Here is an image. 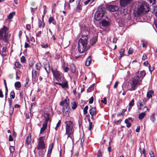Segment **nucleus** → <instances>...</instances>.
<instances>
[{
  "label": "nucleus",
  "instance_id": "1",
  "mask_svg": "<svg viewBox=\"0 0 157 157\" xmlns=\"http://www.w3.org/2000/svg\"><path fill=\"white\" fill-rule=\"evenodd\" d=\"M88 36H82L78 41V51L80 53H84L87 50Z\"/></svg>",
  "mask_w": 157,
  "mask_h": 157
},
{
  "label": "nucleus",
  "instance_id": "2",
  "mask_svg": "<svg viewBox=\"0 0 157 157\" xmlns=\"http://www.w3.org/2000/svg\"><path fill=\"white\" fill-rule=\"evenodd\" d=\"M149 5L146 2L143 1H140L139 2L138 6L137 11V14L139 15L144 14L149 11Z\"/></svg>",
  "mask_w": 157,
  "mask_h": 157
},
{
  "label": "nucleus",
  "instance_id": "3",
  "mask_svg": "<svg viewBox=\"0 0 157 157\" xmlns=\"http://www.w3.org/2000/svg\"><path fill=\"white\" fill-rule=\"evenodd\" d=\"M8 30L7 27L5 26L0 30V43L6 42L9 36Z\"/></svg>",
  "mask_w": 157,
  "mask_h": 157
},
{
  "label": "nucleus",
  "instance_id": "4",
  "mask_svg": "<svg viewBox=\"0 0 157 157\" xmlns=\"http://www.w3.org/2000/svg\"><path fill=\"white\" fill-rule=\"evenodd\" d=\"M66 124V133L68 136L67 137H71L74 133L73 124L71 121H66L65 122Z\"/></svg>",
  "mask_w": 157,
  "mask_h": 157
},
{
  "label": "nucleus",
  "instance_id": "5",
  "mask_svg": "<svg viewBox=\"0 0 157 157\" xmlns=\"http://www.w3.org/2000/svg\"><path fill=\"white\" fill-rule=\"evenodd\" d=\"M105 11V9L104 8L101 6L98 7V11L95 13L94 14L95 20L98 21L100 20L104 16Z\"/></svg>",
  "mask_w": 157,
  "mask_h": 157
},
{
  "label": "nucleus",
  "instance_id": "6",
  "mask_svg": "<svg viewBox=\"0 0 157 157\" xmlns=\"http://www.w3.org/2000/svg\"><path fill=\"white\" fill-rule=\"evenodd\" d=\"M141 81V80H140L139 76H136L132 78L131 83V86L130 90H135L137 87V85L139 84H140V82Z\"/></svg>",
  "mask_w": 157,
  "mask_h": 157
},
{
  "label": "nucleus",
  "instance_id": "7",
  "mask_svg": "<svg viewBox=\"0 0 157 157\" xmlns=\"http://www.w3.org/2000/svg\"><path fill=\"white\" fill-rule=\"evenodd\" d=\"M44 137H40L39 139V142L37 146V149L38 150H43L45 148V145L44 139Z\"/></svg>",
  "mask_w": 157,
  "mask_h": 157
},
{
  "label": "nucleus",
  "instance_id": "8",
  "mask_svg": "<svg viewBox=\"0 0 157 157\" xmlns=\"http://www.w3.org/2000/svg\"><path fill=\"white\" fill-rule=\"evenodd\" d=\"M107 8L108 10L111 12L116 11L119 9V8L118 6L111 5H107Z\"/></svg>",
  "mask_w": 157,
  "mask_h": 157
},
{
  "label": "nucleus",
  "instance_id": "9",
  "mask_svg": "<svg viewBox=\"0 0 157 157\" xmlns=\"http://www.w3.org/2000/svg\"><path fill=\"white\" fill-rule=\"evenodd\" d=\"M69 99L66 98L63 101L60 102L59 104L61 106H64L66 108H68L69 107Z\"/></svg>",
  "mask_w": 157,
  "mask_h": 157
},
{
  "label": "nucleus",
  "instance_id": "10",
  "mask_svg": "<svg viewBox=\"0 0 157 157\" xmlns=\"http://www.w3.org/2000/svg\"><path fill=\"white\" fill-rule=\"evenodd\" d=\"M132 0H120L121 6L123 7H126L130 4Z\"/></svg>",
  "mask_w": 157,
  "mask_h": 157
},
{
  "label": "nucleus",
  "instance_id": "11",
  "mask_svg": "<svg viewBox=\"0 0 157 157\" xmlns=\"http://www.w3.org/2000/svg\"><path fill=\"white\" fill-rule=\"evenodd\" d=\"M31 136L30 134H29L26 139V145L27 147L30 148L31 147L30 142L31 141Z\"/></svg>",
  "mask_w": 157,
  "mask_h": 157
},
{
  "label": "nucleus",
  "instance_id": "12",
  "mask_svg": "<svg viewBox=\"0 0 157 157\" xmlns=\"http://www.w3.org/2000/svg\"><path fill=\"white\" fill-rule=\"evenodd\" d=\"M56 84L61 86L63 88H68V83L67 81H65L62 82H56Z\"/></svg>",
  "mask_w": 157,
  "mask_h": 157
},
{
  "label": "nucleus",
  "instance_id": "13",
  "mask_svg": "<svg viewBox=\"0 0 157 157\" xmlns=\"http://www.w3.org/2000/svg\"><path fill=\"white\" fill-rule=\"evenodd\" d=\"M132 122V120L131 118H129L125 120V123L126 124V126L128 128L130 127L131 126Z\"/></svg>",
  "mask_w": 157,
  "mask_h": 157
},
{
  "label": "nucleus",
  "instance_id": "14",
  "mask_svg": "<svg viewBox=\"0 0 157 157\" xmlns=\"http://www.w3.org/2000/svg\"><path fill=\"white\" fill-rule=\"evenodd\" d=\"M63 114L64 116L67 117L69 114V109H63Z\"/></svg>",
  "mask_w": 157,
  "mask_h": 157
},
{
  "label": "nucleus",
  "instance_id": "15",
  "mask_svg": "<svg viewBox=\"0 0 157 157\" xmlns=\"http://www.w3.org/2000/svg\"><path fill=\"white\" fill-rule=\"evenodd\" d=\"M53 146H54V144L53 143H52L49 146L48 150V156H50V154L52 153V149L53 147Z\"/></svg>",
  "mask_w": 157,
  "mask_h": 157
},
{
  "label": "nucleus",
  "instance_id": "16",
  "mask_svg": "<svg viewBox=\"0 0 157 157\" xmlns=\"http://www.w3.org/2000/svg\"><path fill=\"white\" fill-rule=\"evenodd\" d=\"M80 2L81 0H77L76 2L77 4V9L78 10H82V4H80Z\"/></svg>",
  "mask_w": 157,
  "mask_h": 157
},
{
  "label": "nucleus",
  "instance_id": "17",
  "mask_svg": "<svg viewBox=\"0 0 157 157\" xmlns=\"http://www.w3.org/2000/svg\"><path fill=\"white\" fill-rule=\"evenodd\" d=\"M145 105V103L144 100L143 99H140L138 102V105L141 107L144 106Z\"/></svg>",
  "mask_w": 157,
  "mask_h": 157
},
{
  "label": "nucleus",
  "instance_id": "18",
  "mask_svg": "<svg viewBox=\"0 0 157 157\" xmlns=\"http://www.w3.org/2000/svg\"><path fill=\"white\" fill-rule=\"evenodd\" d=\"M53 75L56 78L60 76L59 72L57 70H54L52 71Z\"/></svg>",
  "mask_w": 157,
  "mask_h": 157
},
{
  "label": "nucleus",
  "instance_id": "19",
  "mask_svg": "<svg viewBox=\"0 0 157 157\" xmlns=\"http://www.w3.org/2000/svg\"><path fill=\"white\" fill-rule=\"evenodd\" d=\"M91 60V58L90 57H89L85 61V65L86 66H89L90 64Z\"/></svg>",
  "mask_w": 157,
  "mask_h": 157
},
{
  "label": "nucleus",
  "instance_id": "20",
  "mask_svg": "<svg viewBox=\"0 0 157 157\" xmlns=\"http://www.w3.org/2000/svg\"><path fill=\"white\" fill-rule=\"evenodd\" d=\"M101 23L102 26L105 27L109 25V22L106 20H103L101 21Z\"/></svg>",
  "mask_w": 157,
  "mask_h": 157
},
{
  "label": "nucleus",
  "instance_id": "21",
  "mask_svg": "<svg viewBox=\"0 0 157 157\" xmlns=\"http://www.w3.org/2000/svg\"><path fill=\"white\" fill-rule=\"evenodd\" d=\"M97 41V39L96 38H93L90 40V44L91 45H93L95 44Z\"/></svg>",
  "mask_w": 157,
  "mask_h": 157
},
{
  "label": "nucleus",
  "instance_id": "22",
  "mask_svg": "<svg viewBox=\"0 0 157 157\" xmlns=\"http://www.w3.org/2000/svg\"><path fill=\"white\" fill-rule=\"evenodd\" d=\"M48 21L49 24H51V23H52L53 24L55 25L56 23L54 18L52 17H50L49 18Z\"/></svg>",
  "mask_w": 157,
  "mask_h": 157
},
{
  "label": "nucleus",
  "instance_id": "23",
  "mask_svg": "<svg viewBox=\"0 0 157 157\" xmlns=\"http://www.w3.org/2000/svg\"><path fill=\"white\" fill-rule=\"evenodd\" d=\"M90 114L93 117V116L96 114L95 109H90L89 110Z\"/></svg>",
  "mask_w": 157,
  "mask_h": 157
},
{
  "label": "nucleus",
  "instance_id": "24",
  "mask_svg": "<svg viewBox=\"0 0 157 157\" xmlns=\"http://www.w3.org/2000/svg\"><path fill=\"white\" fill-rule=\"evenodd\" d=\"M154 91L151 90L148 92L147 94V96L148 98H152V95Z\"/></svg>",
  "mask_w": 157,
  "mask_h": 157
},
{
  "label": "nucleus",
  "instance_id": "25",
  "mask_svg": "<svg viewBox=\"0 0 157 157\" xmlns=\"http://www.w3.org/2000/svg\"><path fill=\"white\" fill-rule=\"evenodd\" d=\"M145 112H142L139 114L138 118L140 120L142 119L145 117Z\"/></svg>",
  "mask_w": 157,
  "mask_h": 157
},
{
  "label": "nucleus",
  "instance_id": "26",
  "mask_svg": "<svg viewBox=\"0 0 157 157\" xmlns=\"http://www.w3.org/2000/svg\"><path fill=\"white\" fill-rule=\"evenodd\" d=\"M49 114L48 113H45L44 117L45 118V121H48L49 120Z\"/></svg>",
  "mask_w": 157,
  "mask_h": 157
},
{
  "label": "nucleus",
  "instance_id": "27",
  "mask_svg": "<svg viewBox=\"0 0 157 157\" xmlns=\"http://www.w3.org/2000/svg\"><path fill=\"white\" fill-rule=\"evenodd\" d=\"M44 67L45 69L47 70V69L49 70L50 69V64L48 62L45 63L44 64Z\"/></svg>",
  "mask_w": 157,
  "mask_h": 157
},
{
  "label": "nucleus",
  "instance_id": "28",
  "mask_svg": "<svg viewBox=\"0 0 157 157\" xmlns=\"http://www.w3.org/2000/svg\"><path fill=\"white\" fill-rule=\"evenodd\" d=\"M14 86L15 87L20 88L21 87V83L20 82H16L14 83Z\"/></svg>",
  "mask_w": 157,
  "mask_h": 157
},
{
  "label": "nucleus",
  "instance_id": "29",
  "mask_svg": "<svg viewBox=\"0 0 157 157\" xmlns=\"http://www.w3.org/2000/svg\"><path fill=\"white\" fill-rule=\"evenodd\" d=\"M88 121L89 122V126L88 128L90 130H91L93 127V123L90 121V119H88Z\"/></svg>",
  "mask_w": 157,
  "mask_h": 157
},
{
  "label": "nucleus",
  "instance_id": "30",
  "mask_svg": "<svg viewBox=\"0 0 157 157\" xmlns=\"http://www.w3.org/2000/svg\"><path fill=\"white\" fill-rule=\"evenodd\" d=\"M2 55L5 56L6 54V47H3L2 50Z\"/></svg>",
  "mask_w": 157,
  "mask_h": 157
},
{
  "label": "nucleus",
  "instance_id": "31",
  "mask_svg": "<svg viewBox=\"0 0 157 157\" xmlns=\"http://www.w3.org/2000/svg\"><path fill=\"white\" fill-rule=\"evenodd\" d=\"M44 23L43 21H41L40 19L39 20V26L40 28L41 27H44Z\"/></svg>",
  "mask_w": 157,
  "mask_h": 157
},
{
  "label": "nucleus",
  "instance_id": "32",
  "mask_svg": "<svg viewBox=\"0 0 157 157\" xmlns=\"http://www.w3.org/2000/svg\"><path fill=\"white\" fill-rule=\"evenodd\" d=\"M71 70L73 73H74L76 71V68L74 65H72L71 67Z\"/></svg>",
  "mask_w": 157,
  "mask_h": 157
},
{
  "label": "nucleus",
  "instance_id": "33",
  "mask_svg": "<svg viewBox=\"0 0 157 157\" xmlns=\"http://www.w3.org/2000/svg\"><path fill=\"white\" fill-rule=\"evenodd\" d=\"M145 75V72L144 71H141L140 73V75L138 76H139L140 78V77L142 78H144Z\"/></svg>",
  "mask_w": 157,
  "mask_h": 157
},
{
  "label": "nucleus",
  "instance_id": "34",
  "mask_svg": "<svg viewBox=\"0 0 157 157\" xmlns=\"http://www.w3.org/2000/svg\"><path fill=\"white\" fill-rule=\"evenodd\" d=\"M38 75V74L36 73V71H33L32 77L33 78H36Z\"/></svg>",
  "mask_w": 157,
  "mask_h": 157
},
{
  "label": "nucleus",
  "instance_id": "35",
  "mask_svg": "<svg viewBox=\"0 0 157 157\" xmlns=\"http://www.w3.org/2000/svg\"><path fill=\"white\" fill-rule=\"evenodd\" d=\"M155 113H153L150 117V119L153 123H154L155 120Z\"/></svg>",
  "mask_w": 157,
  "mask_h": 157
},
{
  "label": "nucleus",
  "instance_id": "36",
  "mask_svg": "<svg viewBox=\"0 0 157 157\" xmlns=\"http://www.w3.org/2000/svg\"><path fill=\"white\" fill-rule=\"evenodd\" d=\"M125 111L126 110L124 109L122 110V111L121 113H118L117 114V115L118 117L122 116L123 115V114H124V113L125 112Z\"/></svg>",
  "mask_w": 157,
  "mask_h": 157
},
{
  "label": "nucleus",
  "instance_id": "37",
  "mask_svg": "<svg viewBox=\"0 0 157 157\" xmlns=\"http://www.w3.org/2000/svg\"><path fill=\"white\" fill-rule=\"evenodd\" d=\"M35 67L36 69L39 70L41 68V64L39 63H37L35 65Z\"/></svg>",
  "mask_w": 157,
  "mask_h": 157
},
{
  "label": "nucleus",
  "instance_id": "38",
  "mask_svg": "<svg viewBox=\"0 0 157 157\" xmlns=\"http://www.w3.org/2000/svg\"><path fill=\"white\" fill-rule=\"evenodd\" d=\"M56 79L58 82H63V78H62L61 76H59L57 78H56Z\"/></svg>",
  "mask_w": 157,
  "mask_h": 157
},
{
  "label": "nucleus",
  "instance_id": "39",
  "mask_svg": "<svg viewBox=\"0 0 157 157\" xmlns=\"http://www.w3.org/2000/svg\"><path fill=\"white\" fill-rule=\"evenodd\" d=\"M9 150L11 154H13L14 151V148L13 146H10L9 147Z\"/></svg>",
  "mask_w": 157,
  "mask_h": 157
},
{
  "label": "nucleus",
  "instance_id": "40",
  "mask_svg": "<svg viewBox=\"0 0 157 157\" xmlns=\"http://www.w3.org/2000/svg\"><path fill=\"white\" fill-rule=\"evenodd\" d=\"M15 14V12H12L9 14V16H8V18L9 19H11L13 17Z\"/></svg>",
  "mask_w": 157,
  "mask_h": 157
},
{
  "label": "nucleus",
  "instance_id": "41",
  "mask_svg": "<svg viewBox=\"0 0 157 157\" xmlns=\"http://www.w3.org/2000/svg\"><path fill=\"white\" fill-rule=\"evenodd\" d=\"M10 97L11 98L14 99L15 98V93L13 91L10 92Z\"/></svg>",
  "mask_w": 157,
  "mask_h": 157
},
{
  "label": "nucleus",
  "instance_id": "42",
  "mask_svg": "<svg viewBox=\"0 0 157 157\" xmlns=\"http://www.w3.org/2000/svg\"><path fill=\"white\" fill-rule=\"evenodd\" d=\"M72 108H76L77 107V104L75 101L72 102L71 103Z\"/></svg>",
  "mask_w": 157,
  "mask_h": 157
},
{
  "label": "nucleus",
  "instance_id": "43",
  "mask_svg": "<svg viewBox=\"0 0 157 157\" xmlns=\"http://www.w3.org/2000/svg\"><path fill=\"white\" fill-rule=\"evenodd\" d=\"M15 65L16 67L19 68L21 67V65L18 62H16L15 63Z\"/></svg>",
  "mask_w": 157,
  "mask_h": 157
},
{
  "label": "nucleus",
  "instance_id": "44",
  "mask_svg": "<svg viewBox=\"0 0 157 157\" xmlns=\"http://www.w3.org/2000/svg\"><path fill=\"white\" fill-rule=\"evenodd\" d=\"M122 121L121 119H120L118 120H115L114 121V123L116 124H118L121 123V121Z\"/></svg>",
  "mask_w": 157,
  "mask_h": 157
},
{
  "label": "nucleus",
  "instance_id": "45",
  "mask_svg": "<svg viewBox=\"0 0 157 157\" xmlns=\"http://www.w3.org/2000/svg\"><path fill=\"white\" fill-rule=\"evenodd\" d=\"M124 48H122L121 49L120 51V53L121 56V57L122 56L124 55Z\"/></svg>",
  "mask_w": 157,
  "mask_h": 157
},
{
  "label": "nucleus",
  "instance_id": "46",
  "mask_svg": "<svg viewBox=\"0 0 157 157\" xmlns=\"http://www.w3.org/2000/svg\"><path fill=\"white\" fill-rule=\"evenodd\" d=\"M134 100L132 99L131 101L129 102V105L130 107H132L134 104Z\"/></svg>",
  "mask_w": 157,
  "mask_h": 157
},
{
  "label": "nucleus",
  "instance_id": "47",
  "mask_svg": "<svg viewBox=\"0 0 157 157\" xmlns=\"http://www.w3.org/2000/svg\"><path fill=\"white\" fill-rule=\"evenodd\" d=\"M41 46L42 48H46L48 47V45L47 44H44L43 43L41 44Z\"/></svg>",
  "mask_w": 157,
  "mask_h": 157
},
{
  "label": "nucleus",
  "instance_id": "48",
  "mask_svg": "<svg viewBox=\"0 0 157 157\" xmlns=\"http://www.w3.org/2000/svg\"><path fill=\"white\" fill-rule=\"evenodd\" d=\"M101 102L106 104L107 103L106 98L105 97L103 99L101 100Z\"/></svg>",
  "mask_w": 157,
  "mask_h": 157
},
{
  "label": "nucleus",
  "instance_id": "49",
  "mask_svg": "<svg viewBox=\"0 0 157 157\" xmlns=\"http://www.w3.org/2000/svg\"><path fill=\"white\" fill-rule=\"evenodd\" d=\"M133 52V49L132 48H130L129 49L128 53L129 54H132Z\"/></svg>",
  "mask_w": 157,
  "mask_h": 157
},
{
  "label": "nucleus",
  "instance_id": "50",
  "mask_svg": "<svg viewBox=\"0 0 157 157\" xmlns=\"http://www.w3.org/2000/svg\"><path fill=\"white\" fill-rule=\"evenodd\" d=\"M149 2L152 4V5L155 4L156 2V0H147Z\"/></svg>",
  "mask_w": 157,
  "mask_h": 157
},
{
  "label": "nucleus",
  "instance_id": "51",
  "mask_svg": "<svg viewBox=\"0 0 157 157\" xmlns=\"http://www.w3.org/2000/svg\"><path fill=\"white\" fill-rule=\"evenodd\" d=\"M84 140V134H83V136H82V138L81 139V145H82V144H83V142Z\"/></svg>",
  "mask_w": 157,
  "mask_h": 157
},
{
  "label": "nucleus",
  "instance_id": "52",
  "mask_svg": "<svg viewBox=\"0 0 157 157\" xmlns=\"http://www.w3.org/2000/svg\"><path fill=\"white\" fill-rule=\"evenodd\" d=\"M48 122V121H45V123H44L43 124V127H43L45 128H46L47 126V124H48V123H47Z\"/></svg>",
  "mask_w": 157,
  "mask_h": 157
},
{
  "label": "nucleus",
  "instance_id": "53",
  "mask_svg": "<svg viewBox=\"0 0 157 157\" xmlns=\"http://www.w3.org/2000/svg\"><path fill=\"white\" fill-rule=\"evenodd\" d=\"M154 13L155 16L157 18V7L154 8Z\"/></svg>",
  "mask_w": 157,
  "mask_h": 157
},
{
  "label": "nucleus",
  "instance_id": "54",
  "mask_svg": "<svg viewBox=\"0 0 157 157\" xmlns=\"http://www.w3.org/2000/svg\"><path fill=\"white\" fill-rule=\"evenodd\" d=\"M21 60L22 62L23 63L25 62V57L24 56H22L21 57Z\"/></svg>",
  "mask_w": 157,
  "mask_h": 157
},
{
  "label": "nucleus",
  "instance_id": "55",
  "mask_svg": "<svg viewBox=\"0 0 157 157\" xmlns=\"http://www.w3.org/2000/svg\"><path fill=\"white\" fill-rule=\"evenodd\" d=\"M149 153L151 157H154V154L152 151H149Z\"/></svg>",
  "mask_w": 157,
  "mask_h": 157
},
{
  "label": "nucleus",
  "instance_id": "56",
  "mask_svg": "<svg viewBox=\"0 0 157 157\" xmlns=\"http://www.w3.org/2000/svg\"><path fill=\"white\" fill-rule=\"evenodd\" d=\"M147 59V56L145 54H144L143 57H142V59L144 60H145Z\"/></svg>",
  "mask_w": 157,
  "mask_h": 157
},
{
  "label": "nucleus",
  "instance_id": "57",
  "mask_svg": "<svg viewBox=\"0 0 157 157\" xmlns=\"http://www.w3.org/2000/svg\"><path fill=\"white\" fill-rule=\"evenodd\" d=\"M149 71H150L151 73V72L153 71L154 69V68L153 67H151L150 65H149Z\"/></svg>",
  "mask_w": 157,
  "mask_h": 157
},
{
  "label": "nucleus",
  "instance_id": "58",
  "mask_svg": "<svg viewBox=\"0 0 157 157\" xmlns=\"http://www.w3.org/2000/svg\"><path fill=\"white\" fill-rule=\"evenodd\" d=\"M63 70L65 72H68V70H69V68H68L67 67H65L63 68Z\"/></svg>",
  "mask_w": 157,
  "mask_h": 157
},
{
  "label": "nucleus",
  "instance_id": "59",
  "mask_svg": "<svg viewBox=\"0 0 157 157\" xmlns=\"http://www.w3.org/2000/svg\"><path fill=\"white\" fill-rule=\"evenodd\" d=\"M93 98L92 97L90 98L89 101V103L91 104L92 103L93 101Z\"/></svg>",
  "mask_w": 157,
  "mask_h": 157
},
{
  "label": "nucleus",
  "instance_id": "60",
  "mask_svg": "<svg viewBox=\"0 0 157 157\" xmlns=\"http://www.w3.org/2000/svg\"><path fill=\"white\" fill-rule=\"evenodd\" d=\"M41 33V31H40L38 32L36 34V36L38 37H40V36Z\"/></svg>",
  "mask_w": 157,
  "mask_h": 157
},
{
  "label": "nucleus",
  "instance_id": "61",
  "mask_svg": "<svg viewBox=\"0 0 157 157\" xmlns=\"http://www.w3.org/2000/svg\"><path fill=\"white\" fill-rule=\"evenodd\" d=\"M39 153L40 155H42L44 153V151H39Z\"/></svg>",
  "mask_w": 157,
  "mask_h": 157
},
{
  "label": "nucleus",
  "instance_id": "62",
  "mask_svg": "<svg viewBox=\"0 0 157 157\" xmlns=\"http://www.w3.org/2000/svg\"><path fill=\"white\" fill-rule=\"evenodd\" d=\"M9 140L10 141H13V138L12 137L11 135H10L9 136Z\"/></svg>",
  "mask_w": 157,
  "mask_h": 157
},
{
  "label": "nucleus",
  "instance_id": "63",
  "mask_svg": "<svg viewBox=\"0 0 157 157\" xmlns=\"http://www.w3.org/2000/svg\"><path fill=\"white\" fill-rule=\"evenodd\" d=\"M140 130V126H137L136 128V132H139Z\"/></svg>",
  "mask_w": 157,
  "mask_h": 157
},
{
  "label": "nucleus",
  "instance_id": "64",
  "mask_svg": "<svg viewBox=\"0 0 157 157\" xmlns=\"http://www.w3.org/2000/svg\"><path fill=\"white\" fill-rule=\"evenodd\" d=\"M118 82H115V84H114V88H117V85H118Z\"/></svg>",
  "mask_w": 157,
  "mask_h": 157
}]
</instances>
